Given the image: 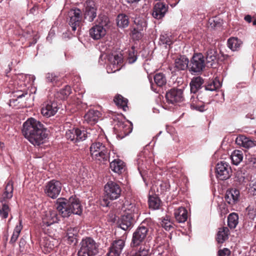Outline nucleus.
I'll return each mask as SVG.
<instances>
[{"label":"nucleus","instance_id":"obj_19","mask_svg":"<svg viewBox=\"0 0 256 256\" xmlns=\"http://www.w3.org/2000/svg\"><path fill=\"white\" fill-rule=\"evenodd\" d=\"M166 98L168 104H174L183 100V91L182 89H172L166 92Z\"/></svg>","mask_w":256,"mask_h":256},{"label":"nucleus","instance_id":"obj_57","mask_svg":"<svg viewBox=\"0 0 256 256\" xmlns=\"http://www.w3.org/2000/svg\"><path fill=\"white\" fill-rule=\"evenodd\" d=\"M38 10V8L36 6H34L30 10V13L34 14L36 11Z\"/></svg>","mask_w":256,"mask_h":256},{"label":"nucleus","instance_id":"obj_51","mask_svg":"<svg viewBox=\"0 0 256 256\" xmlns=\"http://www.w3.org/2000/svg\"><path fill=\"white\" fill-rule=\"evenodd\" d=\"M71 93V88L68 86H65L64 88L62 89L60 92V94L61 95L60 98L62 99H65Z\"/></svg>","mask_w":256,"mask_h":256},{"label":"nucleus","instance_id":"obj_36","mask_svg":"<svg viewBox=\"0 0 256 256\" xmlns=\"http://www.w3.org/2000/svg\"><path fill=\"white\" fill-rule=\"evenodd\" d=\"M229 230L226 227H223L219 229L218 232L216 240L218 244H222L228 238Z\"/></svg>","mask_w":256,"mask_h":256},{"label":"nucleus","instance_id":"obj_18","mask_svg":"<svg viewBox=\"0 0 256 256\" xmlns=\"http://www.w3.org/2000/svg\"><path fill=\"white\" fill-rule=\"evenodd\" d=\"M134 22L135 26L132 32L133 36L140 39L142 37V32L146 28V21L144 18L138 16L134 18Z\"/></svg>","mask_w":256,"mask_h":256},{"label":"nucleus","instance_id":"obj_27","mask_svg":"<svg viewBox=\"0 0 256 256\" xmlns=\"http://www.w3.org/2000/svg\"><path fill=\"white\" fill-rule=\"evenodd\" d=\"M237 144L246 148H249L256 146V141L252 140L243 135L238 136L236 139Z\"/></svg>","mask_w":256,"mask_h":256},{"label":"nucleus","instance_id":"obj_14","mask_svg":"<svg viewBox=\"0 0 256 256\" xmlns=\"http://www.w3.org/2000/svg\"><path fill=\"white\" fill-rule=\"evenodd\" d=\"M70 20L68 23L72 30L75 32L80 28V23L82 19V14L81 10L78 8L71 10L68 13Z\"/></svg>","mask_w":256,"mask_h":256},{"label":"nucleus","instance_id":"obj_39","mask_svg":"<svg viewBox=\"0 0 256 256\" xmlns=\"http://www.w3.org/2000/svg\"><path fill=\"white\" fill-rule=\"evenodd\" d=\"M116 24L119 28H124L127 27L129 24L128 16L125 14H118L116 18Z\"/></svg>","mask_w":256,"mask_h":256},{"label":"nucleus","instance_id":"obj_35","mask_svg":"<svg viewBox=\"0 0 256 256\" xmlns=\"http://www.w3.org/2000/svg\"><path fill=\"white\" fill-rule=\"evenodd\" d=\"M126 214H130L134 216V214H138V208L135 203H130L128 202H126L124 206Z\"/></svg>","mask_w":256,"mask_h":256},{"label":"nucleus","instance_id":"obj_44","mask_svg":"<svg viewBox=\"0 0 256 256\" xmlns=\"http://www.w3.org/2000/svg\"><path fill=\"white\" fill-rule=\"evenodd\" d=\"M238 216L236 213L229 214L228 218V224L230 228H234L238 224Z\"/></svg>","mask_w":256,"mask_h":256},{"label":"nucleus","instance_id":"obj_31","mask_svg":"<svg viewBox=\"0 0 256 256\" xmlns=\"http://www.w3.org/2000/svg\"><path fill=\"white\" fill-rule=\"evenodd\" d=\"M78 229L76 228H69L67 230L66 240L69 244H76L77 242Z\"/></svg>","mask_w":256,"mask_h":256},{"label":"nucleus","instance_id":"obj_55","mask_svg":"<svg viewBox=\"0 0 256 256\" xmlns=\"http://www.w3.org/2000/svg\"><path fill=\"white\" fill-rule=\"evenodd\" d=\"M250 186L253 194L256 195V180L255 181H252L250 184Z\"/></svg>","mask_w":256,"mask_h":256},{"label":"nucleus","instance_id":"obj_58","mask_svg":"<svg viewBox=\"0 0 256 256\" xmlns=\"http://www.w3.org/2000/svg\"><path fill=\"white\" fill-rule=\"evenodd\" d=\"M244 20L248 23H250L252 22V16L250 15H246L244 17Z\"/></svg>","mask_w":256,"mask_h":256},{"label":"nucleus","instance_id":"obj_45","mask_svg":"<svg viewBox=\"0 0 256 256\" xmlns=\"http://www.w3.org/2000/svg\"><path fill=\"white\" fill-rule=\"evenodd\" d=\"M150 246H140L139 250L132 254L131 256H150Z\"/></svg>","mask_w":256,"mask_h":256},{"label":"nucleus","instance_id":"obj_59","mask_svg":"<svg viewBox=\"0 0 256 256\" xmlns=\"http://www.w3.org/2000/svg\"><path fill=\"white\" fill-rule=\"evenodd\" d=\"M24 94V92H22L21 94H16V96L18 98H22L23 96H25V94Z\"/></svg>","mask_w":256,"mask_h":256},{"label":"nucleus","instance_id":"obj_10","mask_svg":"<svg viewBox=\"0 0 256 256\" xmlns=\"http://www.w3.org/2000/svg\"><path fill=\"white\" fill-rule=\"evenodd\" d=\"M148 232V228L141 224L133 233L131 246L136 247L140 245L146 238Z\"/></svg>","mask_w":256,"mask_h":256},{"label":"nucleus","instance_id":"obj_21","mask_svg":"<svg viewBox=\"0 0 256 256\" xmlns=\"http://www.w3.org/2000/svg\"><path fill=\"white\" fill-rule=\"evenodd\" d=\"M58 244V241L50 236L43 238L40 242V246L46 253L50 252Z\"/></svg>","mask_w":256,"mask_h":256},{"label":"nucleus","instance_id":"obj_24","mask_svg":"<svg viewBox=\"0 0 256 256\" xmlns=\"http://www.w3.org/2000/svg\"><path fill=\"white\" fill-rule=\"evenodd\" d=\"M240 192L236 188H231L226 190L225 195L226 201L230 206L236 204L239 200Z\"/></svg>","mask_w":256,"mask_h":256},{"label":"nucleus","instance_id":"obj_4","mask_svg":"<svg viewBox=\"0 0 256 256\" xmlns=\"http://www.w3.org/2000/svg\"><path fill=\"white\" fill-rule=\"evenodd\" d=\"M104 196L101 202L103 206H108L110 204L109 200L118 199L121 195L122 189L118 184L112 181L108 182L104 186Z\"/></svg>","mask_w":256,"mask_h":256},{"label":"nucleus","instance_id":"obj_13","mask_svg":"<svg viewBox=\"0 0 256 256\" xmlns=\"http://www.w3.org/2000/svg\"><path fill=\"white\" fill-rule=\"evenodd\" d=\"M61 190L62 184L58 180H52L46 184L44 192L48 196L54 199L58 196Z\"/></svg>","mask_w":256,"mask_h":256},{"label":"nucleus","instance_id":"obj_42","mask_svg":"<svg viewBox=\"0 0 256 256\" xmlns=\"http://www.w3.org/2000/svg\"><path fill=\"white\" fill-rule=\"evenodd\" d=\"M22 220H19V224L16 225L14 228V230L13 232V234L11 237L10 242L11 244L14 243L17 240L22 230Z\"/></svg>","mask_w":256,"mask_h":256},{"label":"nucleus","instance_id":"obj_37","mask_svg":"<svg viewBox=\"0 0 256 256\" xmlns=\"http://www.w3.org/2000/svg\"><path fill=\"white\" fill-rule=\"evenodd\" d=\"M242 44V41L236 38H231L228 40V47L232 51L238 50Z\"/></svg>","mask_w":256,"mask_h":256},{"label":"nucleus","instance_id":"obj_62","mask_svg":"<svg viewBox=\"0 0 256 256\" xmlns=\"http://www.w3.org/2000/svg\"><path fill=\"white\" fill-rule=\"evenodd\" d=\"M252 24L254 26H256V20H254L253 22H252Z\"/></svg>","mask_w":256,"mask_h":256},{"label":"nucleus","instance_id":"obj_43","mask_svg":"<svg viewBox=\"0 0 256 256\" xmlns=\"http://www.w3.org/2000/svg\"><path fill=\"white\" fill-rule=\"evenodd\" d=\"M154 80L158 86H162L166 83V78L165 74L162 72H158L155 74Z\"/></svg>","mask_w":256,"mask_h":256},{"label":"nucleus","instance_id":"obj_41","mask_svg":"<svg viewBox=\"0 0 256 256\" xmlns=\"http://www.w3.org/2000/svg\"><path fill=\"white\" fill-rule=\"evenodd\" d=\"M114 100L116 105L122 108L124 110L126 111L128 108L127 104L128 102L126 98H124L120 94H118L115 96Z\"/></svg>","mask_w":256,"mask_h":256},{"label":"nucleus","instance_id":"obj_49","mask_svg":"<svg viewBox=\"0 0 256 256\" xmlns=\"http://www.w3.org/2000/svg\"><path fill=\"white\" fill-rule=\"evenodd\" d=\"M159 43L160 44H165L166 46L172 44V41L170 36L166 34H164L160 36Z\"/></svg>","mask_w":256,"mask_h":256},{"label":"nucleus","instance_id":"obj_47","mask_svg":"<svg viewBox=\"0 0 256 256\" xmlns=\"http://www.w3.org/2000/svg\"><path fill=\"white\" fill-rule=\"evenodd\" d=\"M250 218L254 220L256 216V204H251L246 208Z\"/></svg>","mask_w":256,"mask_h":256},{"label":"nucleus","instance_id":"obj_46","mask_svg":"<svg viewBox=\"0 0 256 256\" xmlns=\"http://www.w3.org/2000/svg\"><path fill=\"white\" fill-rule=\"evenodd\" d=\"M220 86L221 84L220 82L218 80L215 79L212 82L204 86V92H206L207 90L214 91L220 88Z\"/></svg>","mask_w":256,"mask_h":256},{"label":"nucleus","instance_id":"obj_38","mask_svg":"<svg viewBox=\"0 0 256 256\" xmlns=\"http://www.w3.org/2000/svg\"><path fill=\"white\" fill-rule=\"evenodd\" d=\"M148 202L150 208L158 210L160 208L161 201L156 196H150Z\"/></svg>","mask_w":256,"mask_h":256},{"label":"nucleus","instance_id":"obj_6","mask_svg":"<svg viewBox=\"0 0 256 256\" xmlns=\"http://www.w3.org/2000/svg\"><path fill=\"white\" fill-rule=\"evenodd\" d=\"M13 184L12 181H9L6 186L5 191L0 198V204H2V208H0V216L3 218H8L10 212V208L6 204L8 200L12 197Z\"/></svg>","mask_w":256,"mask_h":256},{"label":"nucleus","instance_id":"obj_54","mask_svg":"<svg viewBox=\"0 0 256 256\" xmlns=\"http://www.w3.org/2000/svg\"><path fill=\"white\" fill-rule=\"evenodd\" d=\"M230 252V250L228 249L224 248L218 251V256H228Z\"/></svg>","mask_w":256,"mask_h":256},{"label":"nucleus","instance_id":"obj_5","mask_svg":"<svg viewBox=\"0 0 256 256\" xmlns=\"http://www.w3.org/2000/svg\"><path fill=\"white\" fill-rule=\"evenodd\" d=\"M98 246L90 238L82 240L78 252V256H95L98 252Z\"/></svg>","mask_w":256,"mask_h":256},{"label":"nucleus","instance_id":"obj_34","mask_svg":"<svg viewBox=\"0 0 256 256\" xmlns=\"http://www.w3.org/2000/svg\"><path fill=\"white\" fill-rule=\"evenodd\" d=\"M124 166V162L120 159H115L110 162V168L111 170L118 174L122 172Z\"/></svg>","mask_w":256,"mask_h":256},{"label":"nucleus","instance_id":"obj_23","mask_svg":"<svg viewBox=\"0 0 256 256\" xmlns=\"http://www.w3.org/2000/svg\"><path fill=\"white\" fill-rule=\"evenodd\" d=\"M133 216L130 214L122 215L118 222L119 227L124 230H130L133 226Z\"/></svg>","mask_w":256,"mask_h":256},{"label":"nucleus","instance_id":"obj_32","mask_svg":"<svg viewBox=\"0 0 256 256\" xmlns=\"http://www.w3.org/2000/svg\"><path fill=\"white\" fill-rule=\"evenodd\" d=\"M174 216L178 222H184L188 218L187 210L184 207L179 208L175 210Z\"/></svg>","mask_w":256,"mask_h":256},{"label":"nucleus","instance_id":"obj_7","mask_svg":"<svg viewBox=\"0 0 256 256\" xmlns=\"http://www.w3.org/2000/svg\"><path fill=\"white\" fill-rule=\"evenodd\" d=\"M189 71L192 74H200L205 68L204 56L201 53L195 54L189 62Z\"/></svg>","mask_w":256,"mask_h":256},{"label":"nucleus","instance_id":"obj_9","mask_svg":"<svg viewBox=\"0 0 256 256\" xmlns=\"http://www.w3.org/2000/svg\"><path fill=\"white\" fill-rule=\"evenodd\" d=\"M106 58L110 62L107 68V72L108 73L114 72L119 70L122 66V56L120 54H112L106 55Z\"/></svg>","mask_w":256,"mask_h":256},{"label":"nucleus","instance_id":"obj_26","mask_svg":"<svg viewBox=\"0 0 256 256\" xmlns=\"http://www.w3.org/2000/svg\"><path fill=\"white\" fill-rule=\"evenodd\" d=\"M101 114L98 110H88L84 117V122L93 125L98 121Z\"/></svg>","mask_w":256,"mask_h":256},{"label":"nucleus","instance_id":"obj_61","mask_svg":"<svg viewBox=\"0 0 256 256\" xmlns=\"http://www.w3.org/2000/svg\"><path fill=\"white\" fill-rule=\"evenodd\" d=\"M4 147V144L2 142H0V148L2 149Z\"/></svg>","mask_w":256,"mask_h":256},{"label":"nucleus","instance_id":"obj_33","mask_svg":"<svg viewBox=\"0 0 256 256\" xmlns=\"http://www.w3.org/2000/svg\"><path fill=\"white\" fill-rule=\"evenodd\" d=\"M204 83L203 79L200 76L194 78L190 82V92L195 94L201 88L202 86Z\"/></svg>","mask_w":256,"mask_h":256},{"label":"nucleus","instance_id":"obj_8","mask_svg":"<svg viewBox=\"0 0 256 256\" xmlns=\"http://www.w3.org/2000/svg\"><path fill=\"white\" fill-rule=\"evenodd\" d=\"M102 18L103 20L101 22H99L98 24H96L90 30V35L94 40H100L106 34V27L108 24L109 20L106 16Z\"/></svg>","mask_w":256,"mask_h":256},{"label":"nucleus","instance_id":"obj_52","mask_svg":"<svg viewBox=\"0 0 256 256\" xmlns=\"http://www.w3.org/2000/svg\"><path fill=\"white\" fill-rule=\"evenodd\" d=\"M120 130L124 132V136H126L132 132V128L129 126H126L123 123H120Z\"/></svg>","mask_w":256,"mask_h":256},{"label":"nucleus","instance_id":"obj_30","mask_svg":"<svg viewBox=\"0 0 256 256\" xmlns=\"http://www.w3.org/2000/svg\"><path fill=\"white\" fill-rule=\"evenodd\" d=\"M189 60L185 56H180L176 58L174 62V68L178 70H184L188 68L189 67Z\"/></svg>","mask_w":256,"mask_h":256},{"label":"nucleus","instance_id":"obj_11","mask_svg":"<svg viewBox=\"0 0 256 256\" xmlns=\"http://www.w3.org/2000/svg\"><path fill=\"white\" fill-rule=\"evenodd\" d=\"M88 132L84 130L73 128L66 132V136L68 140L76 143L86 140Z\"/></svg>","mask_w":256,"mask_h":256},{"label":"nucleus","instance_id":"obj_28","mask_svg":"<svg viewBox=\"0 0 256 256\" xmlns=\"http://www.w3.org/2000/svg\"><path fill=\"white\" fill-rule=\"evenodd\" d=\"M244 169L238 170L235 174L234 181L238 186H244L246 184V172Z\"/></svg>","mask_w":256,"mask_h":256},{"label":"nucleus","instance_id":"obj_20","mask_svg":"<svg viewBox=\"0 0 256 256\" xmlns=\"http://www.w3.org/2000/svg\"><path fill=\"white\" fill-rule=\"evenodd\" d=\"M57 103L54 102H46L42 104L41 108V113L43 116L50 118L54 116L58 112Z\"/></svg>","mask_w":256,"mask_h":256},{"label":"nucleus","instance_id":"obj_50","mask_svg":"<svg viewBox=\"0 0 256 256\" xmlns=\"http://www.w3.org/2000/svg\"><path fill=\"white\" fill-rule=\"evenodd\" d=\"M58 77L54 73H48L46 75V82L54 84L58 81Z\"/></svg>","mask_w":256,"mask_h":256},{"label":"nucleus","instance_id":"obj_3","mask_svg":"<svg viewBox=\"0 0 256 256\" xmlns=\"http://www.w3.org/2000/svg\"><path fill=\"white\" fill-rule=\"evenodd\" d=\"M92 158L100 163L106 164L110 162V150L102 142H94L90 147Z\"/></svg>","mask_w":256,"mask_h":256},{"label":"nucleus","instance_id":"obj_56","mask_svg":"<svg viewBox=\"0 0 256 256\" xmlns=\"http://www.w3.org/2000/svg\"><path fill=\"white\" fill-rule=\"evenodd\" d=\"M249 162L252 164L253 166L256 167V158L252 156H250L249 158H248Z\"/></svg>","mask_w":256,"mask_h":256},{"label":"nucleus","instance_id":"obj_22","mask_svg":"<svg viewBox=\"0 0 256 256\" xmlns=\"http://www.w3.org/2000/svg\"><path fill=\"white\" fill-rule=\"evenodd\" d=\"M124 246V241L118 240L113 242L110 248L108 256H120Z\"/></svg>","mask_w":256,"mask_h":256},{"label":"nucleus","instance_id":"obj_16","mask_svg":"<svg viewBox=\"0 0 256 256\" xmlns=\"http://www.w3.org/2000/svg\"><path fill=\"white\" fill-rule=\"evenodd\" d=\"M42 219V226H48L59 220L57 212L52 209L44 212Z\"/></svg>","mask_w":256,"mask_h":256},{"label":"nucleus","instance_id":"obj_48","mask_svg":"<svg viewBox=\"0 0 256 256\" xmlns=\"http://www.w3.org/2000/svg\"><path fill=\"white\" fill-rule=\"evenodd\" d=\"M161 220V226L164 228L166 230H168L172 226V223L170 222V218L168 216H166L164 218H162L160 219Z\"/></svg>","mask_w":256,"mask_h":256},{"label":"nucleus","instance_id":"obj_25","mask_svg":"<svg viewBox=\"0 0 256 256\" xmlns=\"http://www.w3.org/2000/svg\"><path fill=\"white\" fill-rule=\"evenodd\" d=\"M168 8L163 2L156 3L153 8L152 16L157 20L162 18L168 11Z\"/></svg>","mask_w":256,"mask_h":256},{"label":"nucleus","instance_id":"obj_15","mask_svg":"<svg viewBox=\"0 0 256 256\" xmlns=\"http://www.w3.org/2000/svg\"><path fill=\"white\" fill-rule=\"evenodd\" d=\"M96 16V7L94 1L87 0L86 2L85 10L84 14V19L92 22Z\"/></svg>","mask_w":256,"mask_h":256},{"label":"nucleus","instance_id":"obj_2","mask_svg":"<svg viewBox=\"0 0 256 256\" xmlns=\"http://www.w3.org/2000/svg\"><path fill=\"white\" fill-rule=\"evenodd\" d=\"M56 205L60 214L64 218L68 217L72 214L80 216L82 213L80 201L76 197L71 196L68 200L58 198Z\"/></svg>","mask_w":256,"mask_h":256},{"label":"nucleus","instance_id":"obj_1","mask_svg":"<svg viewBox=\"0 0 256 256\" xmlns=\"http://www.w3.org/2000/svg\"><path fill=\"white\" fill-rule=\"evenodd\" d=\"M22 133L25 138L34 146H40L46 138L44 125L34 118H30L23 124Z\"/></svg>","mask_w":256,"mask_h":256},{"label":"nucleus","instance_id":"obj_53","mask_svg":"<svg viewBox=\"0 0 256 256\" xmlns=\"http://www.w3.org/2000/svg\"><path fill=\"white\" fill-rule=\"evenodd\" d=\"M137 60V55L135 52L134 48L132 47V50L130 51L128 62L130 64H132L134 62Z\"/></svg>","mask_w":256,"mask_h":256},{"label":"nucleus","instance_id":"obj_12","mask_svg":"<svg viewBox=\"0 0 256 256\" xmlns=\"http://www.w3.org/2000/svg\"><path fill=\"white\" fill-rule=\"evenodd\" d=\"M216 176L221 180H226L230 178L232 173L230 166L226 162L222 161L216 166Z\"/></svg>","mask_w":256,"mask_h":256},{"label":"nucleus","instance_id":"obj_64","mask_svg":"<svg viewBox=\"0 0 256 256\" xmlns=\"http://www.w3.org/2000/svg\"><path fill=\"white\" fill-rule=\"evenodd\" d=\"M254 134H256V131H254Z\"/></svg>","mask_w":256,"mask_h":256},{"label":"nucleus","instance_id":"obj_40","mask_svg":"<svg viewBox=\"0 0 256 256\" xmlns=\"http://www.w3.org/2000/svg\"><path fill=\"white\" fill-rule=\"evenodd\" d=\"M232 163L234 165H238L243 159V154L240 150H234L230 155Z\"/></svg>","mask_w":256,"mask_h":256},{"label":"nucleus","instance_id":"obj_63","mask_svg":"<svg viewBox=\"0 0 256 256\" xmlns=\"http://www.w3.org/2000/svg\"><path fill=\"white\" fill-rule=\"evenodd\" d=\"M158 256H162V253H158Z\"/></svg>","mask_w":256,"mask_h":256},{"label":"nucleus","instance_id":"obj_17","mask_svg":"<svg viewBox=\"0 0 256 256\" xmlns=\"http://www.w3.org/2000/svg\"><path fill=\"white\" fill-rule=\"evenodd\" d=\"M202 94L203 91H201L198 93L196 98H194V96L191 97L190 108L192 109L201 112L204 111L206 109L205 104H208V102H205V98H203Z\"/></svg>","mask_w":256,"mask_h":256},{"label":"nucleus","instance_id":"obj_60","mask_svg":"<svg viewBox=\"0 0 256 256\" xmlns=\"http://www.w3.org/2000/svg\"><path fill=\"white\" fill-rule=\"evenodd\" d=\"M140 0H127L128 3H134V2H137L140 1Z\"/></svg>","mask_w":256,"mask_h":256},{"label":"nucleus","instance_id":"obj_29","mask_svg":"<svg viewBox=\"0 0 256 256\" xmlns=\"http://www.w3.org/2000/svg\"><path fill=\"white\" fill-rule=\"evenodd\" d=\"M218 54L215 48H209L206 52V59L207 64H210L211 66L218 62Z\"/></svg>","mask_w":256,"mask_h":256}]
</instances>
